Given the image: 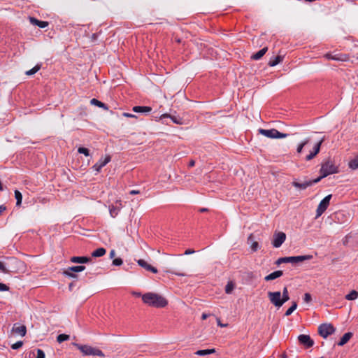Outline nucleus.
<instances>
[{
    "mask_svg": "<svg viewBox=\"0 0 358 358\" xmlns=\"http://www.w3.org/2000/svg\"><path fill=\"white\" fill-rule=\"evenodd\" d=\"M325 57L329 59H332V60H340L341 59L338 58V57H336L335 56H331L330 54H327L325 55Z\"/></svg>",
    "mask_w": 358,
    "mask_h": 358,
    "instance_id": "de8ad7c7",
    "label": "nucleus"
},
{
    "mask_svg": "<svg viewBox=\"0 0 358 358\" xmlns=\"http://www.w3.org/2000/svg\"><path fill=\"white\" fill-rule=\"evenodd\" d=\"M281 297L284 303L287 302L289 299L288 289L287 287H285L281 294Z\"/></svg>",
    "mask_w": 358,
    "mask_h": 358,
    "instance_id": "473e14b6",
    "label": "nucleus"
},
{
    "mask_svg": "<svg viewBox=\"0 0 358 358\" xmlns=\"http://www.w3.org/2000/svg\"><path fill=\"white\" fill-rule=\"evenodd\" d=\"M259 248V243L257 241H253L251 244V249L253 252H256Z\"/></svg>",
    "mask_w": 358,
    "mask_h": 358,
    "instance_id": "c03bdc74",
    "label": "nucleus"
},
{
    "mask_svg": "<svg viewBox=\"0 0 358 358\" xmlns=\"http://www.w3.org/2000/svg\"><path fill=\"white\" fill-rule=\"evenodd\" d=\"M352 334L351 332L345 333L341 338L339 342L338 343V345L343 346L345 343L348 342V341L352 338Z\"/></svg>",
    "mask_w": 358,
    "mask_h": 358,
    "instance_id": "412c9836",
    "label": "nucleus"
},
{
    "mask_svg": "<svg viewBox=\"0 0 358 358\" xmlns=\"http://www.w3.org/2000/svg\"><path fill=\"white\" fill-rule=\"evenodd\" d=\"M208 316H209V315H208L206 313H203L201 315V319L203 320H204L207 319Z\"/></svg>",
    "mask_w": 358,
    "mask_h": 358,
    "instance_id": "6e6d98bb",
    "label": "nucleus"
},
{
    "mask_svg": "<svg viewBox=\"0 0 358 358\" xmlns=\"http://www.w3.org/2000/svg\"><path fill=\"white\" fill-rule=\"evenodd\" d=\"M115 255V252L114 250H112L110 252V258H113Z\"/></svg>",
    "mask_w": 358,
    "mask_h": 358,
    "instance_id": "5fc2aeb1",
    "label": "nucleus"
},
{
    "mask_svg": "<svg viewBox=\"0 0 358 358\" xmlns=\"http://www.w3.org/2000/svg\"><path fill=\"white\" fill-rule=\"evenodd\" d=\"M69 287H70V289L72 287V284L69 285Z\"/></svg>",
    "mask_w": 358,
    "mask_h": 358,
    "instance_id": "680f3d73",
    "label": "nucleus"
},
{
    "mask_svg": "<svg viewBox=\"0 0 358 358\" xmlns=\"http://www.w3.org/2000/svg\"><path fill=\"white\" fill-rule=\"evenodd\" d=\"M235 287V285L232 281H229L227 282L225 286V292L228 294H231Z\"/></svg>",
    "mask_w": 358,
    "mask_h": 358,
    "instance_id": "2f4dec72",
    "label": "nucleus"
},
{
    "mask_svg": "<svg viewBox=\"0 0 358 358\" xmlns=\"http://www.w3.org/2000/svg\"><path fill=\"white\" fill-rule=\"evenodd\" d=\"M139 193H140V192L138 190H134H134H131L129 192V194H131V195L138 194Z\"/></svg>",
    "mask_w": 358,
    "mask_h": 358,
    "instance_id": "603ef678",
    "label": "nucleus"
},
{
    "mask_svg": "<svg viewBox=\"0 0 358 358\" xmlns=\"http://www.w3.org/2000/svg\"><path fill=\"white\" fill-rule=\"evenodd\" d=\"M259 133L269 138H283L289 136L288 134L281 133L275 129H259Z\"/></svg>",
    "mask_w": 358,
    "mask_h": 358,
    "instance_id": "423d86ee",
    "label": "nucleus"
},
{
    "mask_svg": "<svg viewBox=\"0 0 358 358\" xmlns=\"http://www.w3.org/2000/svg\"><path fill=\"white\" fill-rule=\"evenodd\" d=\"M267 50H268L267 48H264L261 49L257 52L253 54L251 56V58L252 59H254V60H259V59H261L265 55V53L266 52Z\"/></svg>",
    "mask_w": 358,
    "mask_h": 358,
    "instance_id": "4be33fe9",
    "label": "nucleus"
},
{
    "mask_svg": "<svg viewBox=\"0 0 358 358\" xmlns=\"http://www.w3.org/2000/svg\"><path fill=\"white\" fill-rule=\"evenodd\" d=\"M106 252V249L103 248H99L92 252V256L94 257H100L103 256Z\"/></svg>",
    "mask_w": 358,
    "mask_h": 358,
    "instance_id": "b1692460",
    "label": "nucleus"
},
{
    "mask_svg": "<svg viewBox=\"0 0 358 358\" xmlns=\"http://www.w3.org/2000/svg\"><path fill=\"white\" fill-rule=\"evenodd\" d=\"M310 141V138L305 139L303 142H301L297 147L296 151L298 153H301L303 147L308 143Z\"/></svg>",
    "mask_w": 358,
    "mask_h": 358,
    "instance_id": "c9c22d12",
    "label": "nucleus"
},
{
    "mask_svg": "<svg viewBox=\"0 0 358 358\" xmlns=\"http://www.w3.org/2000/svg\"><path fill=\"white\" fill-rule=\"evenodd\" d=\"M142 301L146 305L157 308H164L168 304V301L164 296L154 292H147L143 294Z\"/></svg>",
    "mask_w": 358,
    "mask_h": 358,
    "instance_id": "f257e3e1",
    "label": "nucleus"
},
{
    "mask_svg": "<svg viewBox=\"0 0 358 358\" xmlns=\"http://www.w3.org/2000/svg\"><path fill=\"white\" fill-rule=\"evenodd\" d=\"M282 275H283V272L282 271H275L270 273L269 275L265 276L264 280L266 281L273 280L278 278L281 277Z\"/></svg>",
    "mask_w": 358,
    "mask_h": 358,
    "instance_id": "a211bd4d",
    "label": "nucleus"
},
{
    "mask_svg": "<svg viewBox=\"0 0 358 358\" xmlns=\"http://www.w3.org/2000/svg\"><path fill=\"white\" fill-rule=\"evenodd\" d=\"M194 164H195L194 161V160H191V161L189 162L188 166H189V167H192V166H194Z\"/></svg>",
    "mask_w": 358,
    "mask_h": 358,
    "instance_id": "4d7b16f0",
    "label": "nucleus"
},
{
    "mask_svg": "<svg viewBox=\"0 0 358 358\" xmlns=\"http://www.w3.org/2000/svg\"><path fill=\"white\" fill-rule=\"evenodd\" d=\"M45 352L41 349H37V356L36 358H45Z\"/></svg>",
    "mask_w": 358,
    "mask_h": 358,
    "instance_id": "37998d69",
    "label": "nucleus"
},
{
    "mask_svg": "<svg viewBox=\"0 0 358 358\" xmlns=\"http://www.w3.org/2000/svg\"><path fill=\"white\" fill-rule=\"evenodd\" d=\"M69 338H70L69 335L64 334H59L57 337V341L58 343H61L65 341H68L69 339Z\"/></svg>",
    "mask_w": 358,
    "mask_h": 358,
    "instance_id": "f704fd0d",
    "label": "nucleus"
},
{
    "mask_svg": "<svg viewBox=\"0 0 358 358\" xmlns=\"http://www.w3.org/2000/svg\"><path fill=\"white\" fill-rule=\"evenodd\" d=\"M298 340L300 344L303 345L306 348H309L314 345L313 340L308 335L301 334L298 336Z\"/></svg>",
    "mask_w": 358,
    "mask_h": 358,
    "instance_id": "f8f14e48",
    "label": "nucleus"
},
{
    "mask_svg": "<svg viewBox=\"0 0 358 358\" xmlns=\"http://www.w3.org/2000/svg\"><path fill=\"white\" fill-rule=\"evenodd\" d=\"M286 239V234L284 232H278L274 234L273 240L272 241L274 248H279L285 242Z\"/></svg>",
    "mask_w": 358,
    "mask_h": 358,
    "instance_id": "9d476101",
    "label": "nucleus"
},
{
    "mask_svg": "<svg viewBox=\"0 0 358 358\" xmlns=\"http://www.w3.org/2000/svg\"><path fill=\"white\" fill-rule=\"evenodd\" d=\"M323 141H324V138H322L318 143H317L315 145V146L313 148V151L310 152V154H308L306 157V159L307 161L311 160L312 159L314 158L315 156H316L319 153L320 150V146Z\"/></svg>",
    "mask_w": 358,
    "mask_h": 358,
    "instance_id": "4468645a",
    "label": "nucleus"
},
{
    "mask_svg": "<svg viewBox=\"0 0 358 358\" xmlns=\"http://www.w3.org/2000/svg\"><path fill=\"white\" fill-rule=\"evenodd\" d=\"M345 298L348 301L355 300L358 298V292L356 290H352L348 294L345 296Z\"/></svg>",
    "mask_w": 358,
    "mask_h": 358,
    "instance_id": "cd10ccee",
    "label": "nucleus"
},
{
    "mask_svg": "<svg viewBox=\"0 0 358 358\" xmlns=\"http://www.w3.org/2000/svg\"><path fill=\"white\" fill-rule=\"evenodd\" d=\"M73 345L76 346L84 356H97L104 357V353L97 348H94L88 345H81L73 343Z\"/></svg>",
    "mask_w": 358,
    "mask_h": 358,
    "instance_id": "f03ea898",
    "label": "nucleus"
},
{
    "mask_svg": "<svg viewBox=\"0 0 358 358\" xmlns=\"http://www.w3.org/2000/svg\"><path fill=\"white\" fill-rule=\"evenodd\" d=\"M123 116L127 117H136V116L134 114L129 113H123Z\"/></svg>",
    "mask_w": 358,
    "mask_h": 358,
    "instance_id": "09e8293b",
    "label": "nucleus"
},
{
    "mask_svg": "<svg viewBox=\"0 0 358 358\" xmlns=\"http://www.w3.org/2000/svg\"><path fill=\"white\" fill-rule=\"evenodd\" d=\"M215 352V349H206V350H197L195 354L199 356H205L210 354H213Z\"/></svg>",
    "mask_w": 358,
    "mask_h": 358,
    "instance_id": "5701e85b",
    "label": "nucleus"
},
{
    "mask_svg": "<svg viewBox=\"0 0 358 358\" xmlns=\"http://www.w3.org/2000/svg\"><path fill=\"white\" fill-rule=\"evenodd\" d=\"M111 160V157L110 155H107L104 159H100L98 162H96L92 167L96 173H99L101 169L105 166L108 163H109Z\"/></svg>",
    "mask_w": 358,
    "mask_h": 358,
    "instance_id": "ddd939ff",
    "label": "nucleus"
},
{
    "mask_svg": "<svg viewBox=\"0 0 358 358\" xmlns=\"http://www.w3.org/2000/svg\"><path fill=\"white\" fill-rule=\"evenodd\" d=\"M335 331L336 329L331 324H322L318 327V333L324 338L333 334Z\"/></svg>",
    "mask_w": 358,
    "mask_h": 358,
    "instance_id": "0eeeda50",
    "label": "nucleus"
},
{
    "mask_svg": "<svg viewBox=\"0 0 358 358\" xmlns=\"http://www.w3.org/2000/svg\"><path fill=\"white\" fill-rule=\"evenodd\" d=\"M90 261V258L87 257H72L71 262L73 263L85 264Z\"/></svg>",
    "mask_w": 358,
    "mask_h": 358,
    "instance_id": "6ab92c4d",
    "label": "nucleus"
},
{
    "mask_svg": "<svg viewBox=\"0 0 358 358\" xmlns=\"http://www.w3.org/2000/svg\"><path fill=\"white\" fill-rule=\"evenodd\" d=\"M29 21L32 24L36 25L40 28H45L48 25V22L41 21L33 17H29Z\"/></svg>",
    "mask_w": 358,
    "mask_h": 358,
    "instance_id": "f3484780",
    "label": "nucleus"
},
{
    "mask_svg": "<svg viewBox=\"0 0 358 358\" xmlns=\"http://www.w3.org/2000/svg\"><path fill=\"white\" fill-rule=\"evenodd\" d=\"M320 358H324V357H320Z\"/></svg>",
    "mask_w": 358,
    "mask_h": 358,
    "instance_id": "e2e57ef3",
    "label": "nucleus"
},
{
    "mask_svg": "<svg viewBox=\"0 0 358 358\" xmlns=\"http://www.w3.org/2000/svg\"><path fill=\"white\" fill-rule=\"evenodd\" d=\"M268 296L271 303L277 308L281 307L285 303L281 297V292L279 291L268 292Z\"/></svg>",
    "mask_w": 358,
    "mask_h": 358,
    "instance_id": "6e6552de",
    "label": "nucleus"
},
{
    "mask_svg": "<svg viewBox=\"0 0 358 358\" xmlns=\"http://www.w3.org/2000/svg\"><path fill=\"white\" fill-rule=\"evenodd\" d=\"M78 152L80 154H83L85 155V156H89L90 155V151L87 148H83V147H80L78 149Z\"/></svg>",
    "mask_w": 358,
    "mask_h": 358,
    "instance_id": "4c0bfd02",
    "label": "nucleus"
},
{
    "mask_svg": "<svg viewBox=\"0 0 358 358\" xmlns=\"http://www.w3.org/2000/svg\"><path fill=\"white\" fill-rule=\"evenodd\" d=\"M0 271H1L3 273H10V270L5 266L4 263L2 262H0Z\"/></svg>",
    "mask_w": 358,
    "mask_h": 358,
    "instance_id": "58836bf2",
    "label": "nucleus"
},
{
    "mask_svg": "<svg viewBox=\"0 0 358 358\" xmlns=\"http://www.w3.org/2000/svg\"><path fill=\"white\" fill-rule=\"evenodd\" d=\"M41 67V64H36L31 69L26 71L25 73L27 76H32V75L35 74L36 72H38L40 70Z\"/></svg>",
    "mask_w": 358,
    "mask_h": 358,
    "instance_id": "7c9ffc66",
    "label": "nucleus"
},
{
    "mask_svg": "<svg viewBox=\"0 0 358 358\" xmlns=\"http://www.w3.org/2000/svg\"><path fill=\"white\" fill-rule=\"evenodd\" d=\"M217 325L221 327H227V324H222L221 323L220 319H217Z\"/></svg>",
    "mask_w": 358,
    "mask_h": 358,
    "instance_id": "3c124183",
    "label": "nucleus"
},
{
    "mask_svg": "<svg viewBox=\"0 0 358 358\" xmlns=\"http://www.w3.org/2000/svg\"><path fill=\"white\" fill-rule=\"evenodd\" d=\"M312 300L311 295L309 293H306L304 294L303 301L306 303H310Z\"/></svg>",
    "mask_w": 358,
    "mask_h": 358,
    "instance_id": "79ce46f5",
    "label": "nucleus"
},
{
    "mask_svg": "<svg viewBox=\"0 0 358 358\" xmlns=\"http://www.w3.org/2000/svg\"><path fill=\"white\" fill-rule=\"evenodd\" d=\"M338 172V167L334 164V161L331 159H329L326 162L322 164V167L320 169L321 176L317 178H320V181L328 176L329 175L337 173Z\"/></svg>",
    "mask_w": 358,
    "mask_h": 358,
    "instance_id": "7ed1b4c3",
    "label": "nucleus"
},
{
    "mask_svg": "<svg viewBox=\"0 0 358 358\" xmlns=\"http://www.w3.org/2000/svg\"><path fill=\"white\" fill-rule=\"evenodd\" d=\"M22 345H23L22 341H17L11 345V348L13 350H17V349L20 348L22 346Z\"/></svg>",
    "mask_w": 358,
    "mask_h": 358,
    "instance_id": "ea45409f",
    "label": "nucleus"
},
{
    "mask_svg": "<svg viewBox=\"0 0 358 358\" xmlns=\"http://www.w3.org/2000/svg\"><path fill=\"white\" fill-rule=\"evenodd\" d=\"M133 111L135 113H148L152 111V108L150 106H137L133 108Z\"/></svg>",
    "mask_w": 358,
    "mask_h": 358,
    "instance_id": "aec40b11",
    "label": "nucleus"
},
{
    "mask_svg": "<svg viewBox=\"0 0 358 358\" xmlns=\"http://www.w3.org/2000/svg\"><path fill=\"white\" fill-rule=\"evenodd\" d=\"M123 263V261L121 258H116L113 261V264L114 266H120Z\"/></svg>",
    "mask_w": 358,
    "mask_h": 358,
    "instance_id": "a19ab883",
    "label": "nucleus"
},
{
    "mask_svg": "<svg viewBox=\"0 0 358 358\" xmlns=\"http://www.w3.org/2000/svg\"><path fill=\"white\" fill-rule=\"evenodd\" d=\"M349 167L353 170L358 169V155L349 162Z\"/></svg>",
    "mask_w": 358,
    "mask_h": 358,
    "instance_id": "bb28decb",
    "label": "nucleus"
},
{
    "mask_svg": "<svg viewBox=\"0 0 358 358\" xmlns=\"http://www.w3.org/2000/svg\"><path fill=\"white\" fill-rule=\"evenodd\" d=\"M9 290V287L6 284L0 282V292H6Z\"/></svg>",
    "mask_w": 358,
    "mask_h": 358,
    "instance_id": "a18cd8bd",
    "label": "nucleus"
},
{
    "mask_svg": "<svg viewBox=\"0 0 358 358\" xmlns=\"http://www.w3.org/2000/svg\"><path fill=\"white\" fill-rule=\"evenodd\" d=\"M297 308V303L296 302H293L292 305L286 310L285 315L289 316Z\"/></svg>",
    "mask_w": 358,
    "mask_h": 358,
    "instance_id": "72a5a7b5",
    "label": "nucleus"
},
{
    "mask_svg": "<svg viewBox=\"0 0 358 358\" xmlns=\"http://www.w3.org/2000/svg\"><path fill=\"white\" fill-rule=\"evenodd\" d=\"M15 197L16 199V206H20L22 203V195L21 192L18 190L15 191Z\"/></svg>",
    "mask_w": 358,
    "mask_h": 358,
    "instance_id": "c756f323",
    "label": "nucleus"
},
{
    "mask_svg": "<svg viewBox=\"0 0 358 358\" xmlns=\"http://www.w3.org/2000/svg\"><path fill=\"white\" fill-rule=\"evenodd\" d=\"M195 251L194 250H190V249H188L187 250H185L184 255H191V254H193L194 253Z\"/></svg>",
    "mask_w": 358,
    "mask_h": 358,
    "instance_id": "8fccbe9b",
    "label": "nucleus"
},
{
    "mask_svg": "<svg viewBox=\"0 0 358 358\" xmlns=\"http://www.w3.org/2000/svg\"><path fill=\"white\" fill-rule=\"evenodd\" d=\"M12 331L21 336H24L27 333V328L23 324L15 323L12 328Z\"/></svg>",
    "mask_w": 358,
    "mask_h": 358,
    "instance_id": "2eb2a0df",
    "label": "nucleus"
},
{
    "mask_svg": "<svg viewBox=\"0 0 358 358\" xmlns=\"http://www.w3.org/2000/svg\"><path fill=\"white\" fill-rule=\"evenodd\" d=\"M332 197L331 194L326 196L319 203L316 210V217H320L324 211L327 209L330 203V200Z\"/></svg>",
    "mask_w": 358,
    "mask_h": 358,
    "instance_id": "1a4fd4ad",
    "label": "nucleus"
},
{
    "mask_svg": "<svg viewBox=\"0 0 358 358\" xmlns=\"http://www.w3.org/2000/svg\"><path fill=\"white\" fill-rule=\"evenodd\" d=\"M134 295L136 296H141L142 297V295L140 292H134Z\"/></svg>",
    "mask_w": 358,
    "mask_h": 358,
    "instance_id": "bf43d9fd",
    "label": "nucleus"
},
{
    "mask_svg": "<svg viewBox=\"0 0 358 358\" xmlns=\"http://www.w3.org/2000/svg\"><path fill=\"white\" fill-rule=\"evenodd\" d=\"M166 272L174 274L178 276H186L187 275L185 273H183L175 272V271H167Z\"/></svg>",
    "mask_w": 358,
    "mask_h": 358,
    "instance_id": "49530a36",
    "label": "nucleus"
},
{
    "mask_svg": "<svg viewBox=\"0 0 358 358\" xmlns=\"http://www.w3.org/2000/svg\"><path fill=\"white\" fill-rule=\"evenodd\" d=\"M252 235L251 234L249 238H248V241H250L252 239Z\"/></svg>",
    "mask_w": 358,
    "mask_h": 358,
    "instance_id": "052dcab7",
    "label": "nucleus"
},
{
    "mask_svg": "<svg viewBox=\"0 0 358 358\" xmlns=\"http://www.w3.org/2000/svg\"><path fill=\"white\" fill-rule=\"evenodd\" d=\"M320 182V178H315L314 180L308 179L306 177L303 178H295L292 182V185L299 190H304L308 187L312 186Z\"/></svg>",
    "mask_w": 358,
    "mask_h": 358,
    "instance_id": "20e7f679",
    "label": "nucleus"
},
{
    "mask_svg": "<svg viewBox=\"0 0 358 358\" xmlns=\"http://www.w3.org/2000/svg\"><path fill=\"white\" fill-rule=\"evenodd\" d=\"M138 264L145 268L146 271H150L153 273H157L158 272L157 269L152 266V265L149 264L144 259H138L137 261Z\"/></svg>",
    "mask_w": 358,
    "mask_h": 358,
    "instance_id": "dca6fc26",
    "label": "nucleus"
},
{
    "mask_svg": "<svg viewBox=\"0 0 358 358\" xmlns=\"http://www.w3.org/2000/svg\"><path fill=\"white\" fill-rule=\"evenodd\" d=\"M162 117H170L174 123L178 124H181L182 123V120L181 118L176 116H172L168 114L162 115Z\"/></svg>",
    "mask_w": 358,
    "mask_h": 358,
    "instance_id": "c85d7f7f",
    "label": "nucleus"
},
{
    "mask_svg": "<svg viewBox=\"0 0 358 358\" xmlns=\"http://www.w3.org/2000/svg\"><path fill=\"white\" fill-rule=\"evenodd\" d=\"M90 103L92 105L96 106L99 108H102L105 110H108L107 106L104 103L97 100L96 99L94 98V99H91Z\"/></svg>",
    "mask_w": 358,
    "mask_h": 358,
    "instance_id": "393cba45",
    "label": "nucleus"
},
{
    "mask_svg": "<svg viewBox=\"0 0 358 358\" xmlns=\"http://www.w3.org/2000/svg\"><path fill=\"white\" fill-rule=\"evenodd\" d=\"M6 210V207L3 205L0 206V215Z\"/></svg>",
    "mask_w": 358,
    "mask_h": 358,
    "instance_id": "864d4df0",
    "label": "nucleus"
},
{
    "mask_svg": "<svg viewBox=\"0 0 358 358\" xmlns=\"http://www.w3.org/2000/svg\"><path fill=\"white\" fill-rule=\"evenodd\" d=\"M119 211H120V209H118L116 207L110 206V208H109L110 215L113 217H115L117 215V214L119 213Z\"/></svg>",
    "mask_w": 358,
    "mask_h": 358,
    "instance_id": "e433bc0d",
    "label": "nucleus"
},
{
    "mask_svg": "<svg viewBox=\"0 0 358 358\" xmlns=\"http://www.w3.org/2000/svg\"><path fill=\"white\" fill-rule=\"evenodd\" d=\"M85 268V266H71L64 271V275L70 278H76L77 275L73 273V272H81L84 271Z\"/></svg>",
    "mask_w": 358,
    "mask_h": 358,
    "instance_id": "9b49d317",
    "label": "nucleus"
},
{
    "mask_svg": "<svg viewBox=\"0 0 358 358\" xmlns=\"http://www.w3.org/2000/svg\"><path fill=\"white\" fill-rule=\"evenodd\" d=\"M313 258L312 255H301V256H292V257H280L275 262L277 265H280L282 263H291L292 264H296L306 260H310Z\"/></svg>",
    "mask_w": 358,
    "mask_h": 358,
    "instance_id": "39448f33",
    "label": "nucleus"
},
{
    "mask_svg": "<svg viewBox=\"0 0 358 358\" xmlns=\"http://www.w3.org/2000/svg\"><path fill=\"white\" fill-rule=\"evenodd\" d=\"M199 211H200L201 213H204V212L208 211V209H207V208H200V209H199Z\"/></svg>",
    "mask_w": 358,
    "mask_h": 358,
    "instance_id": "13d9d810",
    "label": "nucleus"
},
{
    "mask_svg": "<svg viewBox=\"0 0 358 358\" xmlns=\"http://www.w3.org/2000/svg\"><path fill=\"white\" fill-rule=\"evenodd\" d=\"M282 61V57L281 56L278 55L277 57H275L273 59H271L268 62V65L270 66H275L277 64H278L280 62H281Z\"/></svg>",
    "mask_w": 358,
    "mask_h": 358,
    "instance_id": "a878e982",
    "label": "nucleus"
}]
</instances>
